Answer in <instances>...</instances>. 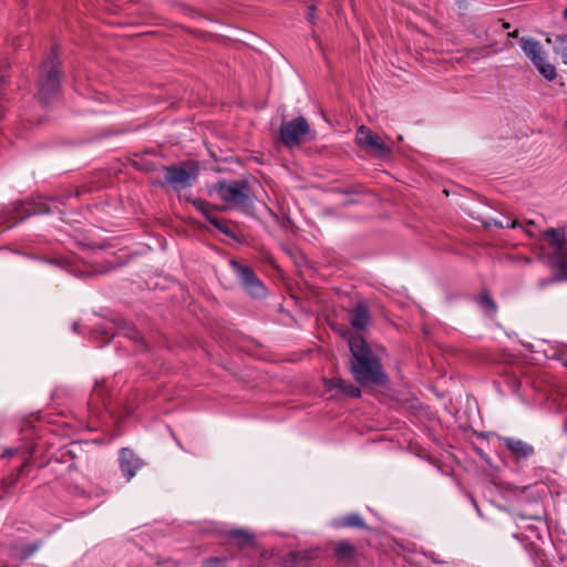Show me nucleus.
Here are the masks:
<instances>
[{"label": "nucleus", "instance_id": "nucleus-1", "mask_svg": "<svg viewBox=\"0 0 567 567\" xmlns=\"http://www.w3.org/2000/svg\"><path fill=\"white\" fill-rule=\"evenodd\" d=\"M351 351L350 371L362 385H381L386 381L383 367L367 341L360 334L349 338Z\"/></svg>", "mask_w": 567, "mask_h": 567}, {"label": "nucleus", "instance_id": "nucleus-2", "mask_svg": "<svg viewBox=\"0 0 567 567\" xmlns=\"http://www.w3.org/2000/svg\"><path fill=\"white\" fill-rule=\"evenodd\" d=\"M198 164L193 161H185L169 166H161L156 184L163 188L179 192L192 187L198 177Z\"/></svg>", "mask_w": 567, "mask_h": 567}, {"label": "nucleus", "instance_id": "nucleus-3", "mask_svg": "<svg viewBox=\"0 0 567 567\" xmlns=\"http://www.w3.org/2000/svg\"><path fill=\"white\" fill-rule=\"evenodd\" d=\"M213 190L229 207L240 209L246 214L251 213L252 196L247 182H219L214 185Z\"/></svg>", "mask_w": 567, "mask_h": 567}, {"label": "nucleus", "instance_id": "nucleus-4", "mask_svg": "<svg viewBox=\"0 0 567 567\" xmlns=\"http://www.w3.org/2000/svg\"><path fill=\"white\" fill-rule=\"evenodd\" d=\"M542 238L548 240L554 251L548 255V261L551 268L557 270V275L550 281L567 280V247L566 237L561 230L549 228L542 233Z\"/></svg>", "mask_w": 567, "mask_h": 567}, {"label": "nucleus", "instance_id": "nucleus-5", "mask_svg": "<svg viewBox=\"0 0 567 567\" xmlns=\"http://www.w3.org/2000/svg\"><path fill=\"white\" fill-rule=\"evenodd\" d=\"M60 86L59 71L53 61L45 63L39 80L38 97L42 103H49L58 93Z\"/></svg>", "mask_w": 567, "mask_h": 567}, {"label": "nucleus", "instance_id": "nucleus-6", "mask_svg": "<svg viewBox=\"0 0 567 567\" xmlns=\"http://www.w3.org/2000/svg\"><path fill=\"white\" fill-rule=\"evenodd\" d=\"M310 127L302 116L285 122L280 126V140L287 147L298 146L309 133Z\"/></svg>", "mask_w": 567, "mask_h": 567}, {"label": "nucleus", "instance_id": "nucleus-7", "mask_svg": "<svg viewBox=\"0 0 567 567\" xmlns=\"http://www.w3.org/2000/svg\"><path fill=\"white\" fill-rule=\"evenodd\" d=\"M355 143L367 150L373 152L377 156L388 157L391 154L390 147L371 130L360 126L357 131Z\"/></svg>", "mask_w": 567, "mask_h": 567}, {"label": "nucleus", "instance_id": "nucleus-8", "mask_svg": "<svg viewBox=\"0 0 567 567\" xmlns=\"http://www.w3.org/2000/svg\"><path fill=\"white\" fill-rule=\"evenodd\" d=\"M230 265L236 271L244 289L249 295L252 297H262L265 295L266 289L251 268L243 266L235 260L230 261Z\"/></svg>", "mask_w": 567, "mask_h": 567}, {"label": "nucleus", "instance_id": "nucleus-9", "mask_svg": "<svg viewBox=\"0 0 567 567\" xmlns=\"http://www.w3.org/2000/svg\"><path fill=\"white\" fill-rule=\"evenodd\" d=\"M143 465L144 462L132 450H121L120 466L127 480H131Z\"/></svg>", "mask_w": 567, "mask_h": 567}, {"label": "nucleus", "instance_id": "nucleus-10", "mask_svg": "<svg viewBox=\"0 0 567 567\" xmlns=\"http://www.w3.org/2000/svg\"><path fill=\"white\" fill-rule=\"evenodd\" d=\"M332 553L333 558L342 564H350L354 561L358 550L354 545H352L349 542L341 540V542H332L329 544Z\"/></svg>", "mask_w": 567, "mask_h": 567}, {"label": "nucleus", "instance_id": "nucleus-11", "mask_svg": "<svg viewBox=\"0 0 567 567\" xmlns=\"http://www.w3.org/2000/svg\"><path fill=\"white\" fill-rule=\"evenodd\" d=\"M348 319L355 330L365 329L371 320L368 307L364 303H358L349 311Z\"/></svg>", "mask_w": 567, "mask_h": 567}, {"label": "nucleus", "instance_id": "nucleus-12", "mask_svg": "<svg viewBox=\"0 0 567 567\" xmlns=\"http://www.w3.org/2000/svg\"><path fill=\"white\" fill-rule=\"evenodd\" d=\"M519 43L524 53L532 60L535 65L545 59L544 51L538 41L530 38H520Z\"/></svg>", "mask_w": 567, "mask_h": 567}, {"label": "nucleus", "instance_id": "nucleus-13", "mask_svg": "<svg viewBox=\"0 0 567 567\" xmlns=\"http://www.w3.org/2000/svg\"><path fill=\"white\" fill-rule=\"evenodd\" d=\"M503 442L516 458H527L534 453V447L524 441L505 437Z\"/></svg>", "mask_w": 567, "mask_h": 567}, {"label": "nucleus", "instance_id": "nucleus-14", "mask_svg": "<svg viewBox=\"0 0 567 567\" xmlns=\"http://www.w3.org/2000/svg\"><path fill=\"white\" fill-rule=\"evenodd\" d=\"M228 538L234 545L246 547L255 544V536L248 529H231L228 532Z\"/></svg>", "mask_w": 567, "mask_h": 567}, {"label": "nucleus", "instance_id": "nucleus-15", "mask_svg": "<svg viewBox=\"0 0 567 567\" xmlns=\"http://www.w3.org/2000/svg\"><path fill=\"white\" fill-rule=\"evenodd\" d=\"M326 385L330 389L337 388L340 389L344 394L351 396V398H360L361 396V390L353 385L352 383L346 382L340 378H333L326 380Z\"/></svg>", "mask_w": 567, "mask_h": 567}, {"label": "nucleus", "instance_id": "nucleus-16", "mask_svg": "<svg viewBox=\"0 0 567 567\" xmlns=\"http://www.w3.org/2000/svg\"><path fill=\"white\" fill-rule=\"evenodd\" d=\"M337 527H358L365 528V523L359 514H351L344 517H340L334 522Z\"/></svg>", "mask_w": 567, "mask_h": 567}, {"label": "nucleus", "instance_id": "nucleus-17", "mask_svg": "<svg viewBox=\"0 0 567 567\" xmlns=\"http://www.w3.org/2000/svg\"><path fill=\"white\" fill-rule=\"evenodd\" d=\"M535 66L546 80L553 81L556 78L555 66L553 64L546 63L545 59L540 62H536Z\"/></svg>", "mask_w": 567, "mask_h": 567}, {"label": "nucleus", "instance_id": "nucleus-18", "mask_svg": "<svg viewBox=\"0 0 567 567\" xmlns=\"http://www.w3.org/2000/svg\"><path fill=\"white\" fill-rule=\"evenodd\" d=\"M555 52L560 54L564 64L567 65V34L556 37Z\"/></svg>", "mask_w": 567, "mask_h": 567}, {"label": "nucleus", "instance_id": "nucleus-19", "mask_svg": "<svg viewBox=\"0 0 567 567\" xmlns=\"http://www.w3.org/2000/svg\"><path fill=\"white\" fill-rule=\"evenodd\" d=\"M208 220L210 221L212 225H214L218 230H220L225 235L231 238H237L235 233L229 228L225 220L218 219L214 216H208Z\"/></svg>", "mask_w": 567, "mask_h": 567}, {"label": "nucleus", "instance_id": "nucleus-20", "mask_svg": "<svg viewBox=\"0 0 567 567\" xmlns=\"http://www.w3.org/2000/svg\"><path fill=\"white\" fill-rule=\"evenodd\" d=\"M481 307L488 313L493 315L496 311V303L493 301L491 296L486 292L482 293L480 297Z\"/></svg>", "mask_w": 567, "mask_h": 567}, {"label": "nucleus", "instance_id": "nucleus-21", "mask_svg": "<svg viewBox=\"0 0 567 567\" xmlns=\"http://www.w3.org/2000/svg\"><path fill=\"white\" fill-rule=\"evenodd\" d=\"M39 548V544H28L21 548V551L17 556L21 559H25L31 556Z\"/></svg>", "mask_w": 567, "mask_h": 567}, {"label": "nucleus", "instance_id": "nucleus-22", "mask_svg": "<svg viewBox=\"0 0 567 567\" xmlns=\"http://www.w3.org/2000/svg\"><path fill=\"white\" fill-rule=\"evenodd\" d=\"M194 205H195V206H196V208H197L198 210H200V212H202V213H203L207 218H208V216H213V215H212V207H210L207 203H205V202H203V200H195V202H194Z\"/></svg>", "mask_w": 567, "mask_h": 567}, {"label": "nucleus", "instance_id": "nucleus-23", "mask_svg": "<svg viewBox=\"0 0 567 567\" xmlns=\"http://www.w3.org/2000/svg\"><path fill=\"white\" fill-rule=\"evenodd\" d=\"M492 225L497 226V227H501V228H503V227H512V228H514V227H516V226H517V221H516V220H514L512 224H509V225H505V224H504L503 221H501V220L491 219V220L486 221V224H485V226H486V227H489V226H492Z\"/></svg>", "mask_w": 567, "mask_h": 567}, {"label": "nucleus", "instance_id": "nucleus-24", "mask_svg": "<svg viewBox=\"0 0 567 567\" xmlns=\"http://www.w3.org/2000/svg\"><path fill=\"white\" fill-rule=\"evenodd\" d=\"M293 556L298 559L306 560L312 558L311 551H297Z\"/></svg>", "mask_w": 567, "mask_h": 567}, {"label": "nucleus", "instance_id": "nucleus-25", "mask_svg": "<svg viewBox=\"0 0 567 567\" xmlns=\"http://www.w3.org/2000/svg\"><path fill=\"white\" fill-rule=\"evenodd\" d=\"M127 336H128L131 339L136 340V341H138V340H141V339H142V337H141L140 332H138L137 330H135L134 328H131V329H130V331L127 332Z\"/></svg>", "mask_w": 567, "mask_h": 567}, {"label": "nucleus", "instance_id": "nucleus-26", "mask_svg": "<svg viewBox=\"0 0 567 567\" xmlns=\"http://www.w3.org/2000/svg\"><path fill=\"white\" fill-rule=\"evenodd\" d=\"M487 48L488 47L476 48V49L471 50V52L476 53V54L487 55V53H486Z\"/></svg>", "mask_w": 567, "mask_h": 567}, {"label": "nucleus", "instance_id": "nucleus-27", "mask_svg": "<svg viewBox=\"0 0 567 567\" xmlns=\"http://www.w3.org/2000/svg\"><path fill=\"white\" fill-rule=\"evenodd\" d=\"M219 564L218 559H210L206 561L204 567H219Z\"/></svg>", "mask_w": 567, "mask_h": 567}, {"label": "nucleus", "instance_id": "nucleus-28", "mask_svg": "<svg viewBox=\"0 0 567 567\" xmlns=\"http://www.w3.org/2000/svg\"><path fill=\"white\" fill-rule=\"evenodd\" d=\"M143 169L147 171V172H152V171H155L158 173V169L159 168H156L153 164H147L143 167Z\"/></svg>", "mask_w": 567, "mask_h": 567}, {"label": "nucleus", "instance_id": "nucleus-29", "mask_svg": "<svg viewBox=\"0 0 567 567\" xmlns=\"http://www.w3.org/2000/svg\"><path fill=\"white\" fill-rule=\"evenodd\" d=\"M308 10H309V12H308V18H309L310 20H312V19H313V11H315V8L311 6V7H309V8H308Z\"/></svg>", "mask_w": 567, "mask_h": 567}, {"label": "nucleus", "instance_id": "nucleus-30", "mask_svg": "<svg viewBox=\"0 0 567 567\" xmlns=\"http://www.w3.org/2000/svg\"><path fill=\"white\" fill-rule=\"evenodd\" d=\"M27 466H28V462H24V463L20 466V468L18 470V474H19V475H21V474L23 473V471H24V468H25Z\"/></svg>", "mask_w": 567, "mask_h": 567}, {"label": "nucleus", "instance_id": "nucleus-31", "mask_svg": "<svg viewBox=\"0 0 567 567\" xmlns=\"http://www.w3.org/2000/svg\"><path fill=\"white\" fill-rule=\"evenodd\" d=\"M14 453H16V451H13V450H7L3 455L4 456H12V455H14Z\"/></svg>", "mask_w": 567, "mask_h": 567}, {"label": "nucleus", "instance_id": "nucleus-32", "mask_svg": "<svg viewBox=\"0 0 567 567\" xmlns=\"http://www.w3.org/2000/svg\"><path fill=\"white\" fill-rule=\"evenodd\" d=\"M508 37L511 38H517L518 37V30H514L513 32L508 33Z\"/></svg>", "mask_w": 567, "mask_h": 567}, {"label": "nucleus", "instance_id": "nucleus-33", "mask_svg": "<svg viewBox=\"0 0 567 567\" xmlns=\"http://www.w3.org/2000/svg\"><path fill=\"white\" fill-rule=\"evenodd\" d=\"M503 28H504V29H509V23H508V22H504V23H503Z\"/></svg>", "mask_w": 567, "mask_h": 567}, {"label": "nucleus", "instance_id": "nucleus-34", "mask_svg": "<svg viewBox=\"0 0 567 567\" xmlns=\"http://www.w3.org/2000/svg\"><path fill=\"white\" fill-rule=\"evenodd\" d=\"M564 17L567 19V9L564 11Z\"/></svg>", "mask_w": 567, "mask_h": 567}, {"label": "nucleus", "instance_id": "nucleus-35", "mask_svg": "<svg viewBox=\"0 0 567 567\" xmlns=\"http://www.w3.org/2000/svg\"><path fill=\"white\" fill-rule=\"evenodd\" d=\"M167 567H174L172 563H168L167 564Z\"/></svg>", "mask_w": 567, "mask_h": 567}]
</instances>
